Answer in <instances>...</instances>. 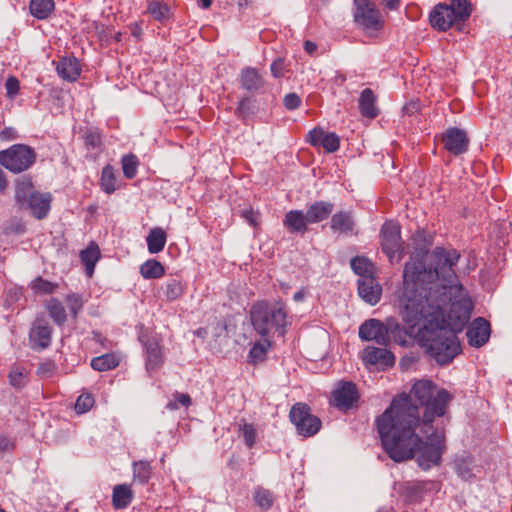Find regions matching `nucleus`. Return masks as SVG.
<instances>
[{
    "instance_id": "nucleus-6",
    "label": "nucleus",
    "mask_w": 512,
    "mask_h": 512,
    "mask_svg": "<svg viewBox=\"0 0 512 512\" xmlns=\"http://www.w3.org/2000/svg\"><path fill=\"white\" fill-rule=\"evenodd\" d=\"M250 319L254 330L261 337H268L271 333L283 337L289 324L285 305L280 302L254 304L250 310Z\"/></svg>"
},
{
    "instance_id": "nucleus-45",
    "label": "nucleus",
    "mask_w": 512,
    "mask_h": 512,
    "mask_svg": "<svg viewBox=\"0 0 512 512\" xmlns=\"http://www.w3.org/2000/svg\"><path fill=\"white\" fill-rule=\"evenodd\" d=\"M121 166L124 176L133 179L137 174L139 160L136 155L129 153L121 158Z\"/></svg>"
},
{
    "instance_id": "nucleus-44",
    "label": "nucleus",
    "mask_w": 512,
    "mask_h": 512,
    "mask_svg": "<svg viewBox=\"0 0 512 512\" xmlns=\"http://www.w3.org/2000/svg\"><path fill=\"white\" fill-rule=\"evenodd\" d=\"M238 432L243 437L244 443L248 448H252L256 443L257 429L252 423H246L242 420L238 424Z\"/></svg>"
},
{
    "instance_id": "nucleus-20",
    "label": "nucleus",
    "mask_w": 512,
    "mask_h": 512,
    "mask_svg": "<svg viewBox=\"0 0 512 512\" xmlns=\"http://www.w3.org/2000/svg\"><path fill=\"white\" fill-rule=\"evenodd\" d=\"M52 328L43 322L35 323L29 333L30 346L33 350H43L50 346Z\"/></svg>"
},
{
    "instance_id": "nucleus-52",
    "label": "nucleus",
    "mask_w": 512,
    "mask_h": 512,
    "mask_svg": "<svg viewBox=\"0 0 512 512\" xmlns=\"http://www.w3.org/2000/svg\"><path fill=\"white\" fill-rule=\"evenodd\" d=\"M94 404V398L90 394L80 395L75 403V411L79 414L89 411Z\"/></svg>"
},
{
    "instance_id": "nucleus-36",
    "label": "nucleus",
    "mask_w": 512,
    "mask_h": 512,
    "mask_svg": "<svg viewBox=\"0 0 512 512\" xmlns=\"http://www.w3.org/2000/svg\"><path fill=\"white\" fill-rule=\"evenodd\" d=\"M140 274L144 279H158L165 274V268L158 260L149 259L140 266Z\"/></svg>"
},
{
    "instance_id": "nucleus-64",
    "label": "nucleus",
    "mask_w": 512,
    "mask_h": 512,
    "mask_svg": "<svg viewBox=\"0 0 512 512\" xmlns=\"http://www.w3.org/2000/svg\"><path fill=\"white\" fill-rule=\"evenodd\" d=\"M304 50L307 54L313 55L317 50V45H316V43H314L310 40H306L304 42Z\"/></svg>"
},
{
    "instance_id": "nucleus-30",
    "label": "nucleus",
    "mask_w": 512,
    "mask_h": 512,
    "mask_svg": "<svg viewBox=\"0 0 512 512\" xmlns=\"http://www.w3.org/2000/svg\"><path fill=\"white\" fill-rule=\"evenodd\" d=\"M36 192L30 179L23 178L18 180L15 187V200L19 207L24 208V205Z\"/></svg>"
},
{
    "instance_id": "nucleus-31",
    "label": "nucleus",
    "mask_w": 512,
    "mask_h": 512,
    "mask_svg": "<svg viewBox=\"0 0 512 512\" xmlns=\"http://www.w3.org/2000/svg\"><path fill=\"white\" fill-rule=\"evenodd\" d=\"M54 9V0H30L29 3L31 15L38 20H45L49 18Z\"/></svg>"
},
{
    "instance_id": "nucleus-34",
    "label": "nucleus",
    "mask_w": 512,
    "mask_h": 512,
    "mask_svg": "<svg viewBox=\"0 0 512 512\" xmlns=\"http://www.w3.org/2000/svg\"><path fill=\"white\" fill-rule=\"evenodd\" d=\"M100 186L101 189L106 194H112L118 188V179L116 170L111 165H106L102 169L101 178H100Z\"/></svg>"
},
{
    "instance_id": "nucleus-53",
    "label": "nucleus",
    "mask_w": 512,
    "mask_h": 512,
    "mask_svg": "<svg viewBox=\"0 0 512 512\" xmlns=\"http://www.w3.org/2000/svg\"><path fill=\"white\" fill-rule=\"evenodd\" d=\"M5 89H6V96L9 99H14L19 93V89H20L19 80L14 76L8 77L5 82Z\"/></svg>"
},
{
    "instance_id": "nucleus-15",
    "label": "nucleus",
    "mask_w": 512,
    "mask_h": 512,
    "mask_svg": "<svg viewBox=\"0 0 512 512\" xmlns=\"http://www.w3.org/2000/svg\"><path fill=\"white\" fill-rule=\"evenodd\" d=\"M490 335V323L483 317L475 318L466 331L469 345L475 348L484 346L488 342Z\"/></svg>"
},
{
    "instance_id": "nucleus-16",
    "label": "nucleus",
    "mask_w": 512,
    "mask_h": 512,
    "mask_svg": "<svg viewBox=\"0 0 512 512\" xmlns=\"http://www.w3.org/2000/svg\"><path fill=\"white\" fill-rule=\"evenodd\" d=\"M358 295L366 303L376 305L382 295V287L374 276H365L358 280Z\"/></svg>"
},
{
    "instance_id": "nucleus-38",
    "label": "nucleus",
    "mask_w": 512,
    "mask_h": 512,
    "mask_svg": "<svg viewBox=\"0 0 512 512\" xmlns=\"http://www.w3.org/2000/svg\"><path fill=\"white\" fill-rule=\"evenodd\" d=\"M448 7L454 10L456 23L465 22L472 13L471 4L467 0H451Z\"/></svg>"
},
{
    "instance_id": "nucleus-57",
    "label": "nucleus",
    "mask_w": 512,
    "mask_h": 512,
    "mask_svg": "<svg viewBox=\"0 0 512 512\" xmlns=\"http://www.w3.org/2000/svg\"><path fill=\"white\" fill-rule=\"evenodd\" d=\"M25 224L21 220L14 219L6 227L7 233L21 235L25 232Z\"/></svg>"
},
{
    "instance_id": "nucleus-1",
    "label": "nucleus",
    "mask_w": 512,
    "mask_h": 512,
    "mask_svg": "<svg viewBox=\"0 0 512 512\" xmlns=\"http://www.w3.org/2000/svg\"><path fill=\"white\" fill-rule=\"evenodd\" d=\"M459 258L455 249L436 247L428 256V264L412 256L403 271V288L432 306L439 305L442 315L456 329L469 321L472 312V302L454 270Z\"/></svg>"
},
{
    "instance_id": "nucleus-33",
    "label": "nucleus",
    "mask_w": 512,
    "mask_h": 512,
    "mask_svg": "<svg viewBox=\"0 0 512 512\" xmlns=\"http://www.w3.org/2000/svg\"><path fill=\"white\" fill-rule=\"evenodd\" d=\"M120 363V358L115 353H106L91 360V367L99 372H105L116 368Z\"/></svg>"
},
{
    "instance_id": "nucleus-27",
    "label": "nucleus",
    "mask_w": 512,
    "mask_h": 512,
    "mask_svg": "<svg viewBox=\"0 0 512 512\" xmlns=\"http://www.w3.org/2000/svg\"><path fill=\"white\" fill-rule=\"evenodd\" d=\"M359 109L361 114L369 119H374L379 114L376 106V96L370 88H365L359 97Z\"/></svg>"
},
{
    "instance_id": "nucleus-56",
    "label": "nucleus",
    "mask_w": 512,
    "mask_h": 512,
    "mask_svg": "<svg viewBox=\"0 0 512 512\" xmlns=\"http://www.w3.org/2000/svg\"><path fill=\"white\" fill-rule=\"evenodd\" d=\"M284 106L288 110H295L301 104V98L296 93H289L284 97Z\"/></svg>"
},
{
    "instance_id": "nucleus-24",
    "label": "nucleus",
    "mask_w": 512,
    "mask_h": 512,
    "mask_svg": "<svg viewBox=\"0 0 512 512\" xmlns=\"http://www.w3.org/2000/svg\"><path fill=\"white\" fill-rule=\"evenodd\" d=\"M241 87L250 92H258L264 85V80L259 71L254 67H245L240 72Z\"/></svg>"
},
{
    "instance_id": "nucleus-39",
    "label": "nucleus",
    "mask_w": 512,
    "mask_h": 512,
    "mask_svg": "<svg viewBox=\"0 0 512 512\" xmlns=\"http://www.w3.org/2000/svg\"><path fill=\"white\" fill-rule=\"evenodd\" d=\"M352 270L363 278L365 276H373L374 265L365 257L356 256L351 259Z\"/></svg>"
},
{
    "instance_id": "nucleus-21",
    "label": "nucleus",
    "mask_w": 512,
    "mask_h": 512,
    "mask_svg": "<svg viewBox=\"0 0 512 512\" xmlns=\"http://www.w3.org/2000/svg\"><path fill=\"white\" fill-rule=\"evenodd\" d=\"M51 201L50 193L36 192L24 205L23 209H28L36 219H44L50 211Z\"/></svg>"
},
{
    "instance_id": "nucleus-51",
    "label": "nucleus",
    "mask_w": 512,
    "mask_h": 512,
    "mask_svg": "<svg viewBox=\"0 0 512 512\" xmlns=\"http://www.w3.org/2000/svg\"><path fill=\"white\" fill-rule=\"evenodd\" d=\"M340 139L334 132H326L321 147L328 153H333L339 149Z\"/></svg>"
},
{
    "instance_id": "nucleus-42",
    "label": "nucleus",
    "mask_w": 512,
    "mask_h": 512,
    "mask_svg": "<svg viewBox=\"0 0 512 512\" xmlns=\"http://www.w3.org/2000/svg\"><path fill=\"white\" fill-rule=\"evenodd\" d=\"M152 473L151 465L148 461L140 460L133 463V477L140 484H146Z\"/></svg>"
},
{
    "instance_id": "nucleus-37",
    "label": "nucleus",
    "mask_w": 512,
    "mask_h": 512,
    "mask_svg": "<svg viewBox=\"0 0 512 512\" xmlns=\"http://www.w3.org/2000/svg\"><path fill=\"white\" fill-rule=\"evenodd\" d=\"M261 341H256L249 351V362L256 364L262 362L266 358V354L271 347V342L267 337H263Z\"/></svg>"
},
{
    "instance_id": "nucleus-28",
    "label": "nucleus",
    "mask_w": 512,
    "mask_h": 512,
    "mask_svg": "<svg viewBox=\"0 0 512 512\" xmlns=\"http://www.w3.org/2000/svg\"><path fill=\"white\" fill-rule=\"evenodd\" d=\"M80 259L85 267V273L92 277L95 265L100 259V249L97 244L91 242L84 250L80 252Z\"/></svg>"
},
{
    "instance_id": "nucleus-23",
    "label": "nucleus",
    "mask_w": 512,
    "mask_h": 512,
    "mask_svg": "<svg viewBox=\"0 0 512 512\" xmlns=\"http://www.w3.org/2000/svg\"><path fill=\"white\" fill-rule=\"evenodd\" d=\"M57 74L67 82H75L81 75V65L76 57H63L56 66Z\"/></svg>"
},
{
    "instance_id": "nucleus-59",
    "label": "nucleus",
    "mask_w": 512,
    "mask_h": 512,
    "mask_svg": "<svg viewBox=\"0 0 512 512\" xmlns=\"http://www.w3.org/2000/svg\"><path fill=\"white\" fill-rule=\"evenodd\" d=\"M15 448V442L12 438L6 435H0V454L11 452Z\"/></svg>"
},
{
    "instance_id": "nucleus-35",
    "label": "nucleus",
    "mask_w": 512,
    "mask_h": 512,
    "mask_svg": "<svg viewBox=\"0 0 512 512\" xmlns=\"http://www.w3.org/2000/svg\"><path fill=\"white\" fill-rule=\"evenodd\" d=\"M473 459L470 455L459 456L455 459V471L463 480H469L475 476Z\"/></svg>"
},
{
    "instance_id": "nucleus-50",
    "label": "nucleus",
    "mask_w": 512,
    "mask_h": 512,
    "mask_svg": "<svg viewBox=\"0 0 512 512\" xmlns=\"http://www.w3.org/2000/svg\"><path fill=\"white\" fill-rule=\"evenodd\" d=\"M237 115L243 120L254 113L253 101L250 97H243L236 109Z\"/></svg>"
},
{
    "instance_id": "nucleus-46",
    "label": "nucleus",
    "mask_w": 512,
    "mask_h": 512,
    "mask_svg": "<svg viewBox=\"0 0 512 512\" xmlns=\"http://www.w3.org/2000/svg\"><path fill=\"white\" fill-rule=\"evenodd\" d=\"M147 11L155 20L161 22L167 20L170 15L169 6L157 1H150L147 6Z\"/></svg>"
},
{
    "instance_id": "nucleus-18",
    "label": "nucleus",
    "mask_w": 512,
    "mask_h": 512,
    "mask_svg": "<svg viewBox=\"0 0 512 512\" xmlns=\"http://www.w3.org/2000/svg\"><path fill=\"white\" fill-rule=\"evenodd\" d=\"M430 24L439 31H446L452 25L457 24L455 21L454 10L447 4H438L430 13Z\"/></svg>"
},
{
    "instance_id": "nucleus-61",
    "label": "nucleus",
    "mask_w": 512,
    "mask_h": 512,
    "mask_svg": "<svg viewBox=\"0 0 512 512\" xmlns=\"http://www.w3.org/2000/svg\"><path fill=\"white\" fill-rule=\"evenodd\" d=\"M241 216L247 221L252 227L258 225V215L252 209H246L241 212Z\"/></svg>"
},
{
    "instance_id": "nucleus-32",
    "label": "nucleus",
    "mask_w": 512,
    "mask_h": 512,
    "mask_svg": "<svg viewBox=\"0 0 512 512\" xmlns=\"http://www.w3.org/2000/svg\"><path fill=\"white\" fill-rule=\"evenodd\" d=\"M132 499L133 493L128 485L120 484L113 488L112 503L116 509L128 507Z\"/></svg>"
},
{
    "instance_id": "nucleus-47",
    "label": "nucleus",
    "mask_w": 512,
    "mask_h": 512,
    "mask_svg": "<svg viewBox=\"0 0 512 512\" xmlns=\"http://www.w3.org/2000/svg\"><path fill=\"white\" fill-rule=\"evenodd\" d=\"M9 382L16 389L23 388L28 382L25 369L20 366H13L9 373Z\"/></svg>"
},
{
    "instance_id": "nucleus-12",
    "label": "nucleus",
    "mask_w": 512,
    "mask_h": 512,
    "mask_svg": "<svg viewBox=\"0 0 512 512\" xmlns=\"http://www.w3.org/2000/svg\"><path fill=\"white\" fill-rule=\"evenodd\" d=\"M361 358L366 366H375L382 370L391 368L395 364L394 354L384 346H367L363 349Z\"/></svg>"
},
{
    "instance_id": "nucleus-4",
    "label": "nucleus",
    "mask_w": 512,
    "mask_h": 512,
    "mask_svg": "<svg viewBox=\"0 0 512 512\" xmlns=\"http://www.w3.org/2000/svg\"><path fill=\"white\" fill-rule=\"evenodd\" d=\"M429 318L436 322H441L442 326L435 330L423 331L420 336L421 346L425 348L429 356L435 359L438 364H448L461 353V344L457 333L463 330L467 322L461 329H456L440 313L429 316Z\"/></svg>"
},
{
    "instance_id": "nucleus-5",
    "label": "nucleus",
    "mask_w": 512,
    "mask_h": 512,
    "mask_svg": "<svg viewBox=\"0 0 512 512\" xmlns=\"http://www.w3.org/2000/svg\"><path fill=\"white\" fill-rule=\"evenodd\" d=\"M407 396V394L398 395V397ZM412 405L419 407L414 401H417L420 406L424 407L423 417L420 418L422 424V431L428 433L432 429V423L435 417H442L445 415L446 408L452 399L451 394L445 389H438L431 380H419L413 385L410 395Z\"/></svg>"
},
{
    "instance_id": "nucleus-41",
    "label": "nucleus",
    "mask_w": 512,
    "mask_h": 512,
    "mask_svg": "<svg viewBox=\"0 0 512 512\" xmlns=\"http://www.w3.org/2000/svg\"><path fill=\"white\" fill-rule=\"evenodd\" d=\"M47 309L50 317L57 325H62L66 322V311L63 304L59 300L55 298L50 299L47 304Z\"/></svg>"
},
{
    "instance_id": "nucleus-26",
    "label": "nucleus",
    "mask_w": 512,
    "mask_h": 512,
    "mask_svg": "<svg viewBox=\"0 0 512 512\" xmlns=\"http://www.w3.org/2000/svg\"><path fill=\"white\" fill-rule=\"evenodd\" d=\"M334 209V205L331 202L316 201L307 207L306 216L308 223L314 224L319 223L329 217Z\"/></svg>"
},
{
    "instance_id": "nucleus-17",
    "label": "nucleus",
    "mask_w": 512,
    "mask_h": 512,
    "mask_svg": "<svg viewBox=\"0 0 512 512\" xmlns=\"http://www.w3.org/2000/svg\"><path fill=\"white\" fill-rule=\"evenodd\" d=\"M332 395L334 405L342 410L351 409L358 399L356 385L351 382L341 383Z\"/></svg>"
},
{
    "instance_id": "nucleus-8",
    "label": "nucleus",
    "mask_w": 512,
    "mask_h": 512,
    "mask_svg": "<svg viewBox=\"0 0 512 512\" xmlns=\"http://www.w3.org/2000/svg\"><path fill=\"white\" fill-rule=\"evenodd\" d=\"M289 418L297 433L303 437L314 436L322 426L321 420L311 413L310 407L301 402L292 406Z\"/></svg>"
},
{
    "instance_id": "nucleus-7",
    "label": "nucleus",
    "mask_w": 512,
    "mask_h": 512,
    "mask_svg": "<svg viewBox=\"0 0 512 512\" xmlns=\"http://www.w3.org/2000/svg\"><path fill=\"white\" fill-rule=\"evenodd\" d=\"M36 158L35 150L25 144H14L0 151V164L15 174L31 168L36 162Z\"/></svg>"
},
{
    "instance_id": "nucleus-49",
    "label": "nucleus",
    "mask_w": 512,
    "mask_h": 512,
    "mask_svg": "<svg viewBox=\"0 0 512 512\" xmlns=\"http://www.w3.org/2000/svg\"><path fill=\"white\" fill-rule=\"evenodd\" d=\"M31 288L37 293L51 294L57 288V284L38 277L31 283Z\"/></svg>"
},
{
    "instance_id": "nucleus-14",
    "label": "nucleus",
    "mask_w": 512,
    "mask_h": 512,
    "mask_svg": "<svg viewBox=\"0 0 512 512\" xmlns=\"http://www.w3.org/2000/svg\"><path fill=\"white\" fill-rule=\"evenodd\" d=\"M440 490V483L434 480L410 481L407 482L403 496L409 503H417L423 499L427 493H436Z\"/></svg>"
},
{
    "instance_id": "nucleus-63",
    "label": "nucleus",
    "mask_w": 512,
    "mask_h": 512,
    "mask_svg": "<svg viewBox=\"0 0 512 512\" xmlns=\"http://www.w3.org/2000/svg\"><path fill=\"white\" fill-rule=\"evenodd\" d=\"M175 400L181 405V406H188L191 402L190 396L188 394L184 393H177L175 395Z\"/></svg>"
},
{
    "instance_id": "nucleus-11",
    "label": "nucleus",
    "mask_w": 512,
    "mask_h": 512,
    "mask_svg": "<svg viewBox=\"0 0 512 512\" xmlns=\"http://www.w3.org/2000/svg\"><path fill=\"white\" fill-rule=\"evenodd\" d=\"M358 336L362 341H374L380 346L388 347L389 337L386 319L384 321L376 318L365 320L359 326Z\"/></svg>"
},
{
    "instance_id": "nucleus-40",
    "label": "nucleus",
    "mask_w": 512,
    "mask_h": 512,
    "mask_svg": "<svg viewBox=\"0 0 512 512\" xmlns=\"http://www.w3.org/2000/svg\"><path fill=\"white\" fill-rule=\"evenodd\" d=\"M163 293L167 300L174 301L184 293V284L178 278H171L165 283Z\"/></svg>"
},
{
    "instance_id": "nucleus-29",
    "label": "nucleus",
    "mask_w": 512,
    "mask_h": 512,
    "mask_svg": "<svg viewBox=\"0 0 512 512\" xmlns=\"http://www.w3.org/2000/svg\"><path fill=\"white\" fill-rule=\"evenodd\" d=\"M166 240V232L161 227H155L151 229L146 237L149 253L157 254L161 252L165 247Z\"/></svg>"
},
{
    "instance_id": "nucleus-60",
    "label": "nucleus",
    "mask_w": 512,
    "mask_h": 512,
    "mask_svg": "<svg viewBox=\"0 0 512 512\" xmlns=\"http://www.w3.org/2000/svg\"><path fill=\"white\" fill-rule=\"evenodd\" d=\"M284 61L281 58L276 59L270 66L271 73L275 78H281L284 76Z\"/></svg>"
},
{
    "instance_id": "nucleus-43",
    "label": "nucleus",
    "mask_w": 512,
    "mask_h": 512,
    "mask_svg": "<svg viewBox=\"0 0 512 512\" xmlns=\"http://www.w3.org/2000/svg\"><path fill=\"white\" fill-rule=\"evenodd\" d=\"M84 144L88 151L99 152L102 145V137L98 129L88 128L83 134Z\"/></svg>"
},
{
    "instance_id": "nucleus-10",
    "label": "nucleus",
    "mask_w": 512,
    "mask_h": 512,
    "mask_svg": "<svg viewBox=\"0 0 512 512\" xmlns=\"http://www.w3.org/2000/svg\"><path fill=\"white\" fill-rule=\"evenodd\" d=\"M354 4V20L359 26L367 31H378L382 28L379 11L373 3L369 0H354Z\"/></svg>"
},
{
    "instance_id": "nucleus-19",
    "label": "nucleus",
    "mask_w": 512,
    "mask_h": 512,
    "mask_svg": "<svg viewBox=\"0 0 512 512\" xmlns=\"http://www.w3.org/2000/svg\"><path fill=\"white\" fill-rule=\"evenodd\" d=\"M140 340L146 351V370L150 373L159 368L163 362L161 347L156 337L142 336Z\"/></svg>"
},
{
    "instance_id": "nucleus-2",
    "label": "nucleus",
    "mask_w": 512,
    "mask_h": 512,
    "mask_svg": "<svg viewBox=\"0 0 512 512\" xmlns=\"http://www.w3.org/2000/svg\"><path fill=\"white\" fill-rule=\"evenodd\" d=\"M377 431L387 455L395 462L412 459L423 470L439 465L445 450L444 435L434 428L424 433L420 413L408 396L393 398L376 419Z\"/></svg>"
},
{
    "instance_id": "nucleus-25",
    "label": "nucleus",
    "mask_w": 512,
    "mask_h": 512,
    "mask_svg": "<svg viewBox=\"0 0 512 512\" xmlns=\"http://www.w3.org/2000/svg\"><path fill=\"white\" fill-rule=\"evenodd\" d=\"M307 224V216L302 210H290L283 219V225L290 233L304 234Z\"/></svg>"
},
{
    "instance_id": "nucleus-22",
    "label": "nucleus",
    "mask_w": 512,
    "mask_h": 512,
    "mask_svg": "<svg viewBox=\"0 0 512 512\" xmlns=\"http://www.w3.org/2000/svg\"><path fill=\"white\" fill-rule=\"evenodd\" d=\"M355 219L351 211H340L332 215L330 228L339 235H352L355 230Z\"/></svg>"
},
{
    "instance_id": "nucleus-3",
    "label": "nucleus",
    "mask_w": 512,
    "mask_h": 512,
    "mask_svg": "<svg viewBox=\"0 0 512 512\" xmlns=\"http://www.w3.org/2000/svg\"><path fill=\"white\" fill-rule=\"evenodd\" d=\"M398 302L400 314L407 327L402 326L396 318L387 317L389 345L393 341L401 347H409L413 345L416 336L422 335V320L442 313L439 305L432 306L423 297H417L404 288Z\"/></svg>"
},
{
    "instance_id": "nucleus-54",
    "label": "nucleus",
    "mask_w": 512,
    "mask_h": 512,
    "mask_svg": "<svg viewBox=\"0 0 512 512\" xmlns=\"http://www.w3.org/2000/svg\"><path fill=\"white\" fill-rule=\"evenodd\" d=\"M325 133L326 132L320 127L312 129L308 134L309 143L314 147L321 146Z\"/></svg>"
},
{
    "instance_id": "nucleus-48",
    "label": "nucleus",
    "mask_w": 512,
    "mask_h": 512,
    "mask_svg": "<svg viewBox=\"0 0 512 512\" xmlns=\"http://www.w3.org/2000/svg\"><path fill=\"white\" fill-rule=\"evenodd\" d=\"M254 499L256 504L264 509H269L273 504V495L272 493L264 488H258L254 493Z\"/></svg>"
},
{
    "instance_id": "nucleus-13",
    "label": "nucleus",
    "mask_w": 512,
    "mask_h": 512,
    "mask_svg": "<svg viewBox=\"0 0 512 512\" xmlns=\"http://www.w3.org/2000/svg\"><path fill=\"white\" fill-rule=\"evenodd\" d=\"M444 148L451 154L459 156L467 152L469 138L466 132L458 127H450L442 134Z\"/></svg>"
},
{
    "instance_id": "nucleus-9",
    "label": "nucleus",
    "mask_w": 512,
    "mask_h": 512,
    "mask_svg": "<svg viewBox=\"0 0 512 512\" xmlns=\"http://www.w3.org/2000/svg\"><path fill=\"white\" fill-rule=\"evenodd\" d=\"M380 238L382 250L390 262L400 260L403 254L400 226L393 221H386L381 227Z\"/></svg>"
},
{
    "instance_id": "nucleus-58",
    "label": "nucleus",
    "mask_w": 512,
    "mask_h": 512,
    "mask_svg": "<svg viewBox=\"0 0 512 512\" xmlns=\"http://www.w3.org/2000/svg\"><path fill=\"white\" fill-rule=\"evenodd\" d=\"M70 311L76 316L78 311L82 308V301L79 295L72 294L67 296Z\"/></svg>"
},
{
    "instance_id": "nucleus-55",
    "label": "nucleus",
    "mask_w": 512,
    "mask_h": 512,
    "mask_svg": "<svg viewBox=\"0 0 512 512\" xmlns=\"http://www.w3.org/2000/svg\"><path fill=\"white\" fill-rule=\"evenodd\" d=\"M56 369V365L53 361H45L38 365L37 375L42 378L50 377Z\"/></svg>"
},
{
    "instance_id": "nucleus-62",
    "label": "nucleus",
    "mask_w": 512,
    "mask_h": 512,
    "mask_svg": "<svg viewBox=\"0 0 512 512\" xmlns=\"http://www.w3.org/2000/svg\"><path fill=\"white\" fill-rule=\"evenodd\" d=\"M1 137L6 140H14L18 137L17 131L14 128H5L0 133Z\"/></svg>"
}]
</instances>
